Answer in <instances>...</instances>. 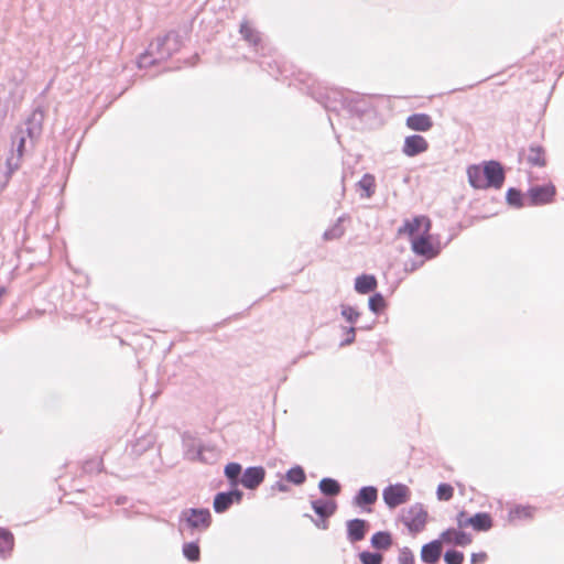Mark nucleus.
<instances>
[{
	"label": "nucleus",
	"mask_w": 564,
	"mask_h": 564,
	"mask_svg": "<svg viewBox=\"0 0 564 564\" xmlns=\"http://www.w3.org/2000/svg\"><path fill=\"white\" fill-rule=\"evenodd\" d=\"M467 176L470 186L476 189L500 188L505 181L503 169L496 161L486 162L484 166L478 164L468 166Z\"/></svg>",
	"instance_id": "1"
},
{
	"label": "nucleus",
	"mask_w": 564,
	"mask_h": 564,
	"mask_svg": "<svg viewBox=\"0 0 564 564\" xmlns=\"http://www.w3.org/2000/svg\"><path fill=\"white\" fill-rule=\"evenodd\" d=\"M178 35L170 32L163 37L153 41L145 54L140 56L139 65L141 67L152 64L156 61L170 57L177 50Z\"/></svg>",
	"instance_id": "2"
},
{
	"label": "nucleus",
	"mask_w": 564,
	"mask_h": 564,
	"mask_svg": "<svg viewBox=\"0 0 564 564\" xmlns=\"http://www.w3.org/2000/svg\"><path fill=\"white\" fill-rule=\"evenodd\" d=\"M427 517L429 514L424 507L415 503L402 512L401 521L409 532L414 535L425 529Z\"/></svg>",
	"instance_id": "3"
},
{
	"label": "nucleus",
	"mask_w": 564,
	"mask_h": 564,
	"mask_svg": "<svg viewBox=\"0 0 564 564\" xmlns=\"http://www.w3.org/2000/svg\"><path fill=\"white\" fill-rule=\"evenodd\" d=\"M412 496L410 487L404 484H393L386 487L382 491V499L390 509L404 505L410 501Z\"/></svg>",
	"instance_id": "4"
},
{
	"label": "nucleus",
	"mask_w": 564,
	"mask_h": 564,
	"mask_svg": "<svg viewBox=\"0 0 564 564\" xmlns=\"http://www.w3.org/2000/svg\"><path fill=\"white\" fill-rule=\"evenodd\" d=\"M431 230V220L426 216H415L412 219H406L403 226L399 228L398 234L400 236H408L411 240L427 235Z\"/></svg>",
	"instance_id": "5"
},
{
	"label": "nucleus",
	"mask_w": 564,
	"mask_h": 564,
	"mask_svg": "<svg viewBox=\"0 0 564 564\" xmlns=\"http://www.w3.org/2000/svg\"><path fill=\"white\" fill-rule=\"evenodd\" d=\"M25 141L26 134L23 129L18 130L12 142L14 149L7 159V167L10 174L17 171L20 166V162L25 150Z\"/></svg>",
	"instance_id": "6"
},
{
	"label": "nucleus",
	"mask_w": 564,
	"mask_h": 564,
	"mask_svg": "<svg viewBox=\"0 0 564 564\" xmlns=\"http://www.w3.org/2000/svg\"><path fill=\"white\" fill-rule=\"evenodd\" d=\"M187 525L196 530H206L212 523V514L208 509H188L183 512Z\"/></svg>",
	"instance_id": "7"
},
{
	"label": "nucleus",
	"mask_w": 564,
	"mask_h": 564,
	"mask_svg": "<svg viewBox=\"0 0 564 564\" xmlns=\"http://www.w3.org/2000/svg\"><path fill=\"white\" fill-rule=\"evenodd\" d=\"M313 510L321 518V521L316 522V525L323 530L328 528L327 519L332 517L336 509L337 503L330 499H316L311 502Z\"/></svg>",
	"instance_id": "8"
},
{
	"label": "nucleus",
	"mask_w": 564,
	"mask_h": 564,
	"mask_svg": "<svg viewBox=\"0 0 564 564\" xmlns=\"http://www.w3.org/2000/svg\"><path fill=\"white\" fill-rule=\"evenodd\" d=\"M430 232L427 235L419 236L411 240V249L417 254L422 256L425 259H432L436 257L440 252L438 248H436L430 240Z\"/></svg>",
	"instance_id": "9"
},
{
	"label": "nucleus",
	"mask_w": 564,
	"mask_h": 564,
	"mask_svg": "<svg viewBox=\"0 0 564 564\" xmlns=\"http://www.w3.org/2000/svg\"><path fill=\"white\" fill-rule=\"evenodd\" d=\"M242 499V492L238 489L228 491V492H219L214 498V510L217 513H223L227 511L232 503H239Z\"/></svg>",
	"instance_id": "10"
},
{
	"label": "nucleus",
	"mask_w": 564,
	"mask_h": 564,
	"mask_svg": "<svg viewBox=\"0 0 564 564\" xmlns=\"http://www.w3.org/2000/svg\"><path fill=\"white\" fill-rule=\"evenodd\" d=\"M429 149V142L420 134H412L404 139L402 153L409 158H413L424 153Z\"/></svg>",
	"instance_id": "11"
},
{
	"label": "nucleus",
	"mask_w": 564,
	"mask_h": 564,
	"mask_svg": "<svg viewBox=\"0 0 564 564\" xmlns=\"http://www.w3.org/2000/svg\"><path fill=\"white\" fill-rule=\"evenodd\" d=\"M443 544L467 546L473 542L470 534L455 528L447 529L440 534Z\"/></svg>",
	"instance_id": "12"
},
{
	"label": "nucleus",
	"mask_w": 564,
	"mask_h": 564,
	"mask_svg": "<svg viewBox=\"0 0 564 564\" xmlns=\"http://www.w3.org/2000/svg\"><path fill=\"white\" fill-rule=\"evenodd\" d=\"M378 499V490L376 487H362L354 498V505L361 508L366 512H371L370 508Z\"/></svg>",
	"instance_id": "13"
},
{
	"label": "nucleus",
	"mask_w": 564,
	"mask_h": 564,
	"mask_svg": "<svg viewBox=\"0 0 564 564\" xmlns=\"http://www.w3.org/2000/svg\"><path fill=\"white\" fill-rule=\"evenodd\" d=\"M265 477V470L261 466L249 467L245 470L240 482L248 489H256Z\"/></svg>",
	"instance_id": "14"
},
{
	"label": "nucleus",
	"mask_w": 564,
	"mask_h": 564,
	"mask_svg": "<svg viewBox=\"0 0 564 564\" xmlns=\"http://www.w3.org/2000/svg\"><path fill=\"white\" fill-rule=\"evenodd\" d=\"M443 551L441 539L426 543L421 549V558L426 564H435L438 562Z\"/></svg>",
	"instance_id": "15"
},
{
	"label": "nucleus",
	"mask_w": 564,
	"mask_h": 564,
	"mask_svg": "<svg viewBox=\"0 0 564 564\" xmlns=\"http://www.w3.org/2000/svg\"><path fill=\"white\" fill-rule=\"evenodd\" d=\"M44 120V113L42 110H34L25 122L24 133L31 139H36L42 132V124Z\"/></svg>",
	"instance_id": "16"
},
{
	"label": "nucleus",
	"mask_w": 564,
	"mask_h": 564,
	"mask_svg": "<svg viewBox=\"0 0 564 564\" xmlns=\"http://www.w3.org/2000/svg\"><path fill=\"white\" fill-rule=\"evenodd\" d=\"M555 195L553 185L534 186L529 191V196L533 205H543L550 203Z\"/></svg>",
	"instance_id": "17"
},
{
	"label": "nucleus",
	"mask_w": 564,
	"mask_h": 564,
	"mask_svg": "<svg viewBox=\"0 0 564 564\" xmlns=\"http://www.w3.org/2000/svg\"><path fill=\"white\" fill-rule=\"evenodd\" d=\"M405 124L413 131L426 132L433 127V120L426 113H414L406 118Z\"/></svg>",
	"instance_id": "18"
},
{
	"label": "nucleus",
	"mask_w": 564,
	"mask_h": 564,
	"mask_svg": "<svg viewBox=\"0 0 564 564\" xmlns=\"http://www.w3.org/2000/svg\"><path fill=\"white\" fill-rule=\"evenodd\" d=\"M368 531V523L362 519H352L347 522V536L350 542H358L365 539Z\"/></svg>",
	"instance_id": "19"
},
{
	"label": "nucleus",
	"mask_w": 564,
	"mask_h": 564,
	"mask_svg": "<svg viewBox=\"0 0 564 564\" xmlns=\"http://www.w3.org/2000/svg\"><path fill=\"white\" fill-rule=\"evenodd\" d=\"M465 523H470L475 531H488L492 528L494 521L489 513L479 512L469 517Z\"/></svg>",
	"instance_id": "20"
},
{
	"label": "nucleus",
	"mask_w": 564,
	"mask_h": 564,
	"mask_svg": "<svg viewBox=\"0 0 564 564\" xmlns=\"http://www.w3.org/2000/svg\"><path fill=\"white\" fill-rule=\"evenodd\" d=\"M535 514V508L532 506H516L509 511V521L517 522L531 520Z\"/></svg>",
	"instance_id": "21"
},
{
	"label": "nucleus",
	"mask_w": 564,
	"mask_h": 564,
	"mask_svg": "<svg viewBox=\"0 0 564 564\" xmlns=\"http://www.w3.org/2000/svg\"><path fill=\"white\" fill-rule=\"evenodd\" d=\"M377 286V281L373 275L362 274L358 278H356L355 281V290L358 293L367 294L371 291H373Z\"/></svg>",
	"instance_id": "22"
},
{
	"label": "nucleus",
	"mask_w": 564,
	"mask_h": 564,
	"mask_svg": "<svg viewBox=\"0 0 564 564\" xmlns=\"http://www.w3.org/2000/svg\"><path fill=\"white\" fill-rule=\"evenodd\" d=\"M371 545L378 550H388L392 545V535L387 531L376 532L371 538Z\"/></svg>",
	"instance_id": "23"
},
{
	"label": "nucleus",
	"mask_w": 564,
	"mask_h": 564,
	"mask_svg": "<svg viewBox=\"0 0 564 564\" xmlns=\"http://www.w3.org/2000/svg\"><path fill=\"white\" fill-rule=\"evenodd\" d=\"M240 34L248 43L252 45H258L261 41L259 32L254 30L247 21L241 23Z\"/></svg>",
	"instance_id": "24"
},
{
	"label": "nucleus",
	"mask_w": 564,
	"mask_h": 564,
	"mask_svg": "<svg viewBox=\"0 0 564 564\" xmlns=\"http://www.w3.org/2000/svg\"><path fill=\"white\" fill-rule=\"evenodd\" d=\"M14 546L13 534L4 529H0V555L9 554Z\"/></svg>",
	"instance_id": "25"
},
{
	"label": "nucleus",
	"mask_w": 564,
	"mask_h": 564,
	"mask_svg": "<svg viewBox=\"0 0 564 564\" xmlns=\"http://www.w3.org/2000/svg\"><path fill=\"white\" fill-rule=\"evenodd\" d=\"M319 489L326 496H337L340 492V485L332 478H324L319 481Z\"/></svg>",
	"instance_id": "26"
},
{
	"label": "nucleus",
	"mask_w": 564,
	"mask_h": 564,
	"mask_svg": "<svg viewBox=\"0 0 564 564\" xmlns=\"http://www.w3.org/2000/svg\"><path fill=\"white\" fill-rule=\"evenodd\" d=\"M527 160L532 165L543 166L545 164L544 151L539 147H531Z\"/></svg>",
	"instance_id": "27"
},
{
	"label": "nucleus",
	"mask_w": 564,
	"mask_h": 564,
	"mask_svg": "<svg viewBox=\"0 0 564 564\" xmlns=\"http://www.w3.org/2000/svg\"><path fill=\"white\" fill-rule=\"evenodd\" d=\"M241 474V466L238 463H229L225 467V475L230 480L231 485L238 484V477Z\"/></svg>",
	"instance_id": "28"
},
{
	"label": "nucleus",
	"mask_w": 564,
	"mask_h": 564,
	"mask_svg": "<svg viewBox=\"0 0 564 564\" xmlns=\"http://www.w3.org/2000/svg\"><path fill=\"white\" fill-rule=\"evenodd\" d=\"M286 479L290 482H293L295 485H302L306 479L304 469L300 466H295V467L291 468L286 473Z\"/></svg>",
	"instance_id": "29"
},
{
	"label": "nucleus",
	"mask_w": 564,
	"mask_h": 564,
	"mask_svg": "<svg viewBox=\"0 0 564 564\" xmlns=\"http://www.w3.org/2000/svg\"><path fill=\"white\" fill-rule=\"evenodd\" d=\"M183 553L187 560L194 562L199 560L200 550L196 543H186L183 546Z\"/></svg>",
	"instance_id": "30"
},
{
	"label": "nucleus",
	"mask_w": 564,
	"mask_h": 564,
	"mask_svg": "<svg viewBox=\"0 0 564 564\" xmlns=\"http://www.w3.org/2000/svg\"><path fill=\"white\" fill-rule=\"evenodd\" d=\"M437 498L443 501H448L454 496V488L448 484H440L436 490Z\"/></svg>",
	"instance_id": "31"
},
{
	"label": "nucleus",
	"mask_w": 564,
	"mask_h": 564,
	"mask_svg": "<svg viewBox=\"0 0 564 564\" xmlns=\"http://www.w3.org/2000/svg\"><path fill=\"white\" fill-rule=\"evenodd\" d=\"M464 553L456 550H448L444 554V561L446 564H463Z\"/></svg>",
	"instance_id": "32"
},
{
	"label": "nucleus",
	"mask_w": 564,
	"mask_h": 564,
	"mask_svg": "<svg viewBox=\"0 0 564 564\" xmlns=\"http://www.w3.org/2000/svg\"><path fill=\"white\" fill-rule=\"evenodd\" d=\"M362 564H381L382 555L379 553L362 552L359 555Z\"/></svg>",
	"instance_id": "33"
},
{
	"label": "nucleus",
	"mask_w": 564,
	"mask_h": 564,
	"mask_svg": "<svg viewBox=\"0 0 564 564\" xmlns=\"http://www.w3.org/2000/svg\"><path fill=\"white\" fill-rule=\"evenodd\" d=\"M368 304L373 314H380L384 305V300L380 294H376L369 299Z\"/></svg>",
	"instance_id": "34"
},
{
	"label": "nucleus",
	"mask_w": 564,
	"mask_h": 564,
	"mask_svg": "<svg viewBox=\"0 0 564 564\" xmlns=\"http://www.w3.org/2000/svg\"><path fill=\"white\" fill-rule=\"evenodd\" d=\"M343 234H344V228L340 225V221H338L330 229H328L324 232V239L325 240L338 239L343 236Z\"/></svg>",
	"instance_id": "35"
},
{
	"label": "nucleus",
	"mask_w": 564,
	"mask_h": 564,
	"mask_svg": "<svg viewBox=\"0 0 564 564\" xmlns=\"http://www.w3.org/2000/svg\"><path fill=\"white\" fill-rule=\"evenodd\" d=\"M507 200L510 205L520 207L522 206V195L519 191L510 188L507 193Z\"/></svg>",
	"instance_id": "36"
},
{
	"label": "nucleus",
	"mask_w": 564,
	"mask_h": 564,
	"mask_svg": "<svg viewBox=\"0 0 564 564\" xmlns=\"http://www.w3.org/2000/svg\"><path fill=\"white\" fill-rule=\"evenodd\" d=\"M373 183H375L373 176L370 175V174H366L360 180L359 185H360V187L362 189L367 191L368 192V196H370L371 193H372Z\"/></svg>",
	"instance_id": "37"
},
{
	"label": "nucleus",
	"mask_w": 564,
	"mask_h": 564,
	"mask_svg": "<svg viewBox=\"0 0 564 564\" xmlns=\"http://www.w3.org/2000/svg\"><path fill=\"white\" fill-rule=\"evenodd\" d=\"M360 315H361V312H359L357 307L349 306V305H341V317H345V318L359 317Z\"/></svg>",
	"instance_id": "38"
},
{
	"label": "nucleus",
	"mask_w": 564,
	"mask_h": 564,
	"mask_svg": "<svg viewBox=\"0 0 564 564\" xmlns=\"http://www.w3.org/2000/svg\"><path fill=\"white\" fill-rule=\"evenodd\" d=\"M399 563L400 564H413L414 563V556L412 552L409 549H403L399 556Z\"/></svg>",
	"instance_id": "39"
},
{
	"label": "nucleus",
	"mask_w": 564,
	"mask_h": 564,
	"mask_svg": "<svg viewBox=\"0 0 564 564\" xmlns=\"http://www.w3.org/2000/svg\"><path fill=\"white\" fill-rule=\"evenodd\" d=\"M487 561V554L485 552L473 553L470 556L471 564H484Z\"/></svg>",
	"instance_id": "40"
},
{
	"label": "nucleus",
	"mask_w": 564,
	"mask_h": 564,
	"mask_svg": "<svg viewBox=\"0 0 564 564\" xmlns=\"http://www.w3.org/2000/svg\"><path fill=\"white\" fill-rule=\"evenodd\" d=\"M469 517H467L466 512L462 511L457 514V525L459 529L470 527V523H465Z\"/></svg>",
	"instance_id": "41"
},
{
	"label": "nucleus",
	"mask_w": 564,
	"mask_h": 564,
	"mask_svg": "<svg viewBox=\"0 0 564 564\" xmlns=\"http://www.w3.org/2000/svg\"><path fill=\"white\" fill-rule=\"evenodd\" d=\"M347 337L345 338V340L341 343V345H348V344H351L354 341V338H355V329L354 327H350L349 330L347 332Z\"/></svg>",
	"instance_id": "42"
},
{
	"label": "nucleus",
	"mask_w": 564,
	"mask_h": 564,
	"mask_svg": "<svg viewBox=\"0 0 564 564\" xmlns=\"http://www.w3.org/2000/svg\"><path fill=\"white\" fill-rule=\"evenodd\" d=\"M278 487L282 491L286 490V487L284 485H282V484H278Z\"/></svg>",
	"instance_id": "43"
}]
</instances>
